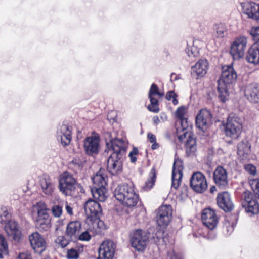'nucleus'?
I'll return each mask as SVG.
<instances>
[{"label":"nucleus","mask_w":259,"mask_h":259,"mask_svg":"<svg viewBox=\"0 0 259 259\" xmlns=\"http://www.w3.org/2000/svg\"><path fill=\"white\" fill-rule=\"evenodd\" d=\"M237 78V73L232 65L223 67L221 77L218 81L219 98L222 102H225L228 100V85L234 83Z\"/></svg>","instance_id":"1"},{"label":"nucleus","mask_w":259,"mask_h":259,"mask_svg":"<svg viewBox=\"0 0 259 259\" xmlns=\"http://www.w3.org/2000/svg\"><path fill=\"white\" fill-rule=\"evenodd\" d=\"M183 164L181 160L175 159L172 174V188L177 189L180 186L183 177Z\"/></svg>","instance_id":"13"},{"label":"nucleus","mask_w":259,"mask_h":259,"mask_svg":"<svg viewBox=\"0 0 259 259\" xmlns=\"http://www.w3.org/2000/svg\"><path fill=\"white\" fill-rule=\"evenodd\" d=\"M9 219V213L6 207L0 208V222L1 223H5Z\"/></svg>","instance_id":"46"},{"label":"nucleus","mask_w":259,"mask_h":259,"mask_svg":"<svg viewBox=\"0 0 259 259\" xmlns=\"http://www.w3.org/2000/svg\"><path fill=\"white\" fill-rule=\"evenodd\" d=\"M122 160L121 156L116 153H112L107 160L108 171L113 175H118L122 171Z\"/></svg>","instance_id":"12"},{"label":"nucleus","mask_w":259,"mask_h":259,"mask_svg":"<svg viewBox=\"0 0 259 259\" xmlns=\"http://www.w3.org/2000/svg\"><path fill=\"white\" fill-rule=\"evenodd\" d=\"M99 218H95L94 219H87L86 224L87 225H90L94 227V231H95V227H98L100 229L104 228V223L103 221L98 220Z\"/></svg>","instance_id":"43"},{"label":"nucleus","mask_w":259,"mask_h":259,"mask_svg":"<svg viewBox=\"0 0 259 259\" xmlns=\"http://www.w3.org/2000/svg\"><path fill=\"white\" fill-rule=\"evenodd\" d=\"M116 244L110 239H107L102 242L98 248V259H113Z\"/></svg>","instance_id":"7"},{"label":"nucleus","mask_w":259,"mask_h":259,"mask_svg":"<svg viewBox=\"0 0 259 259\" xmlns=\"http://www.w3.org/2000/svg\"><path fill=\"white\" fill-rule=\"evenodd\" d=\"M32 217L35 227L40 231H46L51 227V219L47 212L46 204L39 202L33 206Z\"/></svg>","instance_id":"2"},{"label":"nucleus","mask_w":259,"mask_h":259,"mask_svg":"<svg viewBox=\"0 0 259 259\" xmlns=\"http://www.w3.org/2000/svg\"><path fill=\"white\" fill-rule=\"evenodd\" d=\"M152 120L153 123L156 125H157L160 122V120L157 116H154L152 118Z\"/></svg>","instance_id":"56"},{"label":"nucleus","mask_w":259,"mask_h":259,"mask_svg":"<svg viewBox=\"0 0 259 259\" xmlns=\"http://www.w3.org/2000/svg\"><path fill=\"white\" fill-rule=\"evenodd\" d=\"M250 34L255 40H259V26L252 27L250 30Z\"/></svg>","instance_id":"50"},{"label":"nucleus","mask_w":259,"mask_h":259,"mask_svg":"<svg viewBox=\"0 0 259 259\" xmlns=\"http://www.w3.org/2000/svg\"><path fill=\"white\" fill-rule=\"evenodd\" d=\"M107 177L100 170L93 178L92 181L94 183L93 187L105 188L107 185Z\"/></svg>","instance_id":"32"},{"label":"nucleus","mask_w":259,"mask_h":259,"mask_svg":"<svg viewBox=\"0 0 259 259\" xmlns=\"http://www.w3.org/2000/svg\"><path fill=\"white\" fill-rule=\"evenodd\" d=\"M249 184L252 190L259 198V178L250 180Z\"/></svg>","instance_id":"45"},{"label":"nucleus","mask_w":259,"mask_h":259,"mask_svg":"<svg viewBox=\"0 0 259 259\" xmlns=\"http://www.w3.org/2000/svg\"><path fill=\"white\" fill-rule=\"evenodd\" d=\"M213 179L216 185L222 189L228 186V175L226 170L221 166L217 167L213 172Z\"/></svg>","instance_id":"18"},{"label":"nucleus","mask_w":259,"mask_h":259,"mask_svg":"<svg viewBox=\"0 0 259 259\" xmlns=\"http://www.w3.org/2000/svg\"><path fill=\"white\" fill-rule=\"evenodd\" d=\"M245 170L252 176L256 174V167L252 164H247L244 166Z\"/></svg>","instance_id":"49"},{"label":"nucleus","mask_w":259,"mask_h":259,"mask_svg":"<svg viewBox=\"0 0 259 259\" xmlns=\"http://www.w3.org/2000/svg\"><path fill=\"white\" fill-rule=\"evenodd\" d=\"M178 122L180 123L181 125V128H178L177 129V133L178 135L179 134V132L181 130H182L184 134L186 132H188L189 134H191V133L190 132V130L191 129V123L189 122L187 120V119L186 118H183L179 120V121H177Z\"/></svg>","instance_id":"40"},{"label":"nucleus","mask_w":259,"mask_h":259,"mask_svg":"<svg viewBox=\"0 0 259 259\" xmlns=\"http://www.w3.org/2000/svg\"><path fill=\"white\" fill-rule=\"evenodd\" d=\"M242 128V122L240 118L232 115L228 117L225 128L227 136L236 139L241 133Z\"/></svg>","instance_id":"3"},{"label":"nucleus","mask_w":259,"mask_h":259,"mask_svg":"<svg viewBox=\"0 0 259 259\" xmlns=\"http://www.w3.org/2000/svg\"><path fill=\"white\" fill-rule=\"evenodd\" d=\"M233 230V227H229V229H228V231H230V232H232Z\"/></svg>","instance_id":"62"},{"label":"nucleus","mask_w":259,"mask_h":259,"mask_svg":"<svg viewBox=\"0 0 259 259\" xmlns=\"http://www.w3.org/2000/svg\"><path fill=\"white\" fill-rule=\"evenodd\" d=\"M199 43V40H195L193 41L192 47H189L187 48V53L189 57H196L199 53V49L197 46L198 44Z\"/></svg>","instance_id":"41"},{"label":"nucleus","mask_w":259,"mask_h":259,"mask_svg":"<svg viewBox=\"0 0 259 259\" xmlns=\"http://www.w3.org/2000/svg\"><path fill=\"white\" fill-rule=\"evenodd\" d=\"M186 108L184 106L179 107L176 112V116L179 118V120L185 118L184 115L186 113Z\"/></svg>","instance_id":"51"},{"label":"nucleus","mask_w":259,"mask_h":259,"mask_svg":"<svg viewBox=\"0 0 259 259\" xmlns=\"http://www.w3.org/2000/svg\"><path fill=\"white\" fill-rule=\"evenodd\" d=\"M95 232H97V231H94V227L88 225L87 230L78 236V239L83 241H89L91 239L92 235Z\"/></svg>","instance_id":"36"},{"label":"nucleus","mask_w":259,"mask_h":259,"mask_svg":"<svg viewBox=\"0 0 259 259\" xmlns=\"http://www.w3.org/2000/svg\"><path fill=\"white\" fill-rule=\"evenodd\" d=\"M139 199V195L135 192L134 187L129 192L128 195L126 197L125 200L123 201L122 204L128 208H133L137 205Z\"/></svg>","instance_id":"30"},{"label":"nucleus","mask_w":259,"mask_h":259,"mask_svg":"<svg viewBox=\"0 0 259 259\" xmlns=\"http://www.w3.org/2000/svg\"><path fill=\"white\" fill-rule=\"evenodd\" d=\"M155 96H158L160 97L164 96L163 92H160L159 91L158 87L155 84H152L150 87V89L148 93V97L150 99H156L155 98Z\"/></svg>","instance_id":"42"},{"label":"nucleus","mask_w":259,"mask_h":259,"mask_svg":"<svg viewBox=\"0 0 259 259\" xmlns=\"http://www.w3.org/2000/svg\"><path fill=\"white\" fill-rule=\"evenodd\" d=\"M82 246H77L69 249L67 251V257L68 259H77L79 254L83 252Z\"/></svg>","instance_id":"38"},{"label":"nucleus","mask_w":259,"mask_h":259,"mask_svg":"<svg viewBox=\"0 0 259 259\" xmlns=\"http://www.w3.org/2000/svg\"><path fill=\"white\" fill-rule=\"evenodd\" d=\"M160 118L163 122H164L167 120V116L164 113H161L160 114Z\"/></svg>","instance_id":"57"},{"label":"nucleus","mask_w":259,"mask_h":259,"mask_svg":"<svg viewBox=\"0 0 259 259\" xmlns=\"http://www.w3.org/2000/svg\"><path fill=\"white\" fill-rule=\"evenodd\" d=\"M57 138L64 146L70 144L71 140L70 127L67 125H62L57 131Z\"/></svg>","instance_id":"25"},{"label":"nucleus","mask_w":259,"mask_h":259,"mask_svg":"<svg viewBox=\"0 0 259 259\" xmlns=\"http://www.w3.org/2000/svg\"><path fill=\"white\" fill-rule=\"evenodd\" d=\"M203 224L210 229H213L218 224V217L214 211L210 208L204 209L202 214Z\"/></svg>","instance_id":"20"},{"label":"nucleus","mask_w":259,"mask_h":259,"mask_svg":"<svg viewBox=\"0 0 259 259\" xmlns=\"http://www.w3.org/2000/svg\"><path fill=\"white\" fill-rule=\"evenodd\" d=\"M29 239L31 246L35 252L41 254L46 250V241L38 233H32L29 236Z\"/></svg>","instance_id":"15"},{"label":"nucleus","mask_w":259,"mask_h":259,"mask_svg":"<svg viewBox=\"0 0 259 259\" xmlns=\"http://www.w3.org/2000/svg\"><path fill=\"white\" fill-rule=\"evenodd\" d=\"M241 204L247 212L257 214L259 212V205L256 199L253 198L252 194L249 191L242 193Z\"/></svg>","instance_id":"8"},{"label":"nucleus","mask_w":259,"mask_h":259,"mask_svg":"<svg viewBox=\"0 0 259 259\" xmlns=\"http://www.w3.org/2000/svg\"><path fill=\"white\" fill-rule=\"evenodd\" d=\"M80 229L81 224L79 222H70L67 226L66 234L71 239H76L78 236Z\"/></svg>","instance_id":"29"},{"label":"nucleus","mask_w":259,"mask_h":259,"mask_svg":"<svg viewBox=\"0 0 259 259\" xmlns=\"http://www.w3.org/2000/svg\"><path fill=\"white\" fill-rule=\"evenodd\" d=\"M8 245L3 235L0 234V258H2L8 254Z\"/></svg>","instance_id":"39"},{"label":"nucleus","mask_w":259,"mask_h":259,"mask_svg":"<svg viewBox=\"0 0 259 259\" xmlns=\"http://www.w3.org/2000/svg\"><path fill=\"white\" fill-rule=\"evenodd\" d=\"M177 97V95L172 91H169L166 95V99L168 100L172 99V103L175 105L178 104V100L176 99Z\"/></svg>","instance_id":"47"},{"label":"nucleus","mask_w":259,"mask_h":259,"mask_svg":"<svg viewBox=\"0 0 259 259\" xmlns=\"http://www.w3.org/2000/svg\"><path fill=\"white\" fill-rule=\"evenodd\" d=\"M107 145L109 150L113 151L112 153H116L119 156H121V152H125L127 147L126 142L120 139L111 140Z\"/></svg>","instance_id":"23"},{"label":"nucleus","mask_w":259,"mask_h":259,"mask_svg":"<svg viewBox=\"0 0 259 259\" xmlns=\"http://www.w3.org/2000/svg\"><path fill=\"white\" fill-rule=\"evenodd\" d=\"M133 187L134 185L132 184H124L118 186L114 191L115 197L122 203Z\"/></svg>","instance_id":"26"},{"label":"nucleus","mask_w":259,"mask_h":259,"mask_svg":"<svg viewBox=\"0 0 259 259\" xmlns=\"http://www.w3.org/2000/svg\"><path fill=\"white\" fill-rule=\"evenodd\" d=\"M84 210L87 219L99 218L101 214L102 209L100 205L96 201L89 199L84 205Z\"/></svg>","instance_id":"16"},{"label":"nucleus","mask_w":259,"mask_h":259,"mask_svg":"<svg viewBox=\"0 0 259 259\" xmlns=\"http://www.w3.org/2000/svg\"><path fill=\"white\" fill-rule=\"evenodd\" d=\"M244 93L249 102L259 107V83H252L246 85Z\"/></svg>","instance_id":"11"},{"label":"nucleus","mask_w":259,"mask_h":259,"mask_svg":"<svg viewBox=\"0 0 259 259\" xmlns=\"http://www.w3.org/2000/svg\"><path fill=\"white\" fill-rule=\"evenodd\" d=\"M211 118V114L209 110L202 109L199 111L196 117V125L200 130L204 131L210 124Z\"/></svg>","instance_id":"14"},{"label":"nucleus","mask_w":259,"mask_h":259,"mask_svg":"<svg viewBox=\"0 0 259 259\" xmlns=\"http://www.w3.org/2000/svg\"><path fill=\"white\" fill-rule=\"evenodd\" d=\"M130 241L133 248L138 251H143L148 242V237L144 231L138 229L131 233Z\"/></svg>","instance_id":"6"},{"label":"nucleus","mask_w":259,"mask_h":259,"mask_svg":"<svg viewBox=\"0 0 259 259\" xmlns=\"http://www.w3.org/2000/svg\"><path fill=\"white\" fill-rule=\"evenodd\" d=\"M65 209L69 215L73 214L72 208L67 202L65 204Z\"/></svg>","instance_id":"54"},{"label":"nucleus","mask_w":259,"mask_h":259,"mask_svg":"<svg viewBox=\"0 0 259 259\" xmlns=\"http://www.w3.org/2000/svg\"><path fill=\"white\" fill-rule=\"evenodd\" d=\"M19 259H31V254L28 252H23L19 254Z\"/></svg>","instance_id":"53"},{"label":"nucleus","mask_w":259,"mask_h":259,"mask_svg":"<svg viewBox=\"0 0 259 259\" xmlns=\"http://www.w3.org/2000/svg\"><path fill=\"white\" fill-rule=\"evenodd\" d=\"M99 138L97 136H91L85 138L84 141V148L88 155L97 154L99 150Z\"/></svg>","instance_id":"19"},{"label":"nucleus","mask_w":259,"mask_h":259,"mask_svg":"<svg viewBox=\"0 0 259 259\" xmlns=\"http://www.w3.org/2000/svg\"><path fill=\"white\" fill-rule=\"evenodd\" d=\"M208 63L206 60H199L192 67V74L197 79L204 76L207 71Z\"/></svg>","instance_id":"24"},{"label":"nucleus","mask_w":259,"mask_h":259,"mask_svg":"<svg viewBox=\"0 0 259 259\" xmlns=\"http://www.w3.org/2000/svg\"><path fill=\"white\" fill-rule=\"evenodd\" d=\"M156 174L155 169L153 167L150 172L149 173V179L147 180V181L145 183V185L143 187V189L144 191H147L150 190L154 184L155 183Z\"/></svg>","instance_id":"37"},{"label":"nucleus","mask_w":259,"mask_h":259,"mask_svg":"<svg viewBox=\"0 0 259 259\" xmlns=\"http://www.w3.org/2000/svg\"><path fill=\"white\" fill-rule=\"evenodd\" d=\"M175 75H175V74H171V76H170V77H171V79H171V80H172V77H173V76H175Z\"/></svg>","instance_id":"63"},{"label":"nucleus","mask_w":259,"mask_h":259,"mask_svg":"<svg viewBox=\"0 0 259 259\" xmlns=\"http://www.w3.org/2000/svg\"><path fill=\"white\" fill-rule=\"evenodd\" d=\"M190 186L193 190L199 193L204 192L207 188L205 176L200 172H194L190 179Z\"/></svg>","instance_id":"9"},{"label":"nucleus","mask_w":259,"mask_h":259,"mask_svg":"<svg viewBox=\"0 0 259 259\" xmlns=\"http://www.w3.org/2000/svg\"><path fill=\"white\" fill-rule=\"evenodd\" d=\"M56 242L59 244L62 248H64L69 244V241L64 236H59L56 239Z\"/></svg>","instance_id":"52"},{"label":"nucleus","mask_w":259,"mask_h":259,"mask_svg":"<svg viewBox=\"0 0 259 259\" xmlns=\"http://www.w3.org/2000/svg\"><path fill=\"white\" fill-rule=\"evenodd\" d=\"M251 152V145L247 140H242L238 144L237 154L241 161L249 160Z\"/></svg>","instance_id":"21"},{"label":"nucleus","mask_w":259,"mask_h":259,"mask_svg":"<svg viewBox=\"0 0 259 259\" xmlns=\"http://www.w3.org/2000/svg\"><path fill=\"white\" fill-rule=\"evenodd\" d=\"M53 215L56 218H59L62 214V208L59 205H54L52 207Z\"/></svg>","instance_id":"48"},{"label":"nucleus","mask_w":259,"mask_h":259,"mask_svg":"<svg viewBox=\"0 0 259 259\" xmlns=\"http://www.w3.org/2000/svg\"><path fill=\"white\" fill-rule=\"evenodd\" d=\"M217 203L218 206L225 211H230L233 208L230 195L228 192H223L218 195Z\"/></svg>","instance_id":"22"},{"label":"nucleus","mask_w":259,"mask_h":259,"mask_svg":"<svg viewBox=\"0 0 259 259\" xmlns=\"http://www.w3.org/2000/svg\"><path fill=\"white\" fill-rule=\"evenodd\" d=\"M5 230L8 236H12L14 240L19 241L21 238V233L15 221H9L5 227Z\"/></svg>","instance_id":"27"},{"label":"nucleus","mask_w":259,"mask_h":259,"mask_svg":"<svg viewBox=\"0 0 259 259\" xmlns=\"http://www.w3.org/2000/svg\"><path fill=\"white\" fill-rule=\"evenodd\" d=\"M210 191L211 193H213L214 191H216V188L215 186H212L210 189Z\"/></svg>","instance_id":"61"},{"label":"nucleus","mask_w":259,"mask_h":259,"mask_svg":"<svg viewBox=\"0 0 259 259\" xmlns=\"http://www.w3.org/2000/svg\"><path fill=\"white\" fill-rule=\"evenodd\" d=\"M106 188L93 187L91 192L95 199L104 202L107 198Z\"/></svg>","instance_id":"33"},{"label":"nucleus","mask_w":259,"mask_h":259,"mask_svg":"<svg viewBox=\"0 0 259 259\" xmlns=\"http://www.w3.org/2000/svg\"><path fill=\"white\" fill-rule=\"evenodd\" d=\"M241 11L249 18L259 21V3L244 2L241 4Z\"/></svg>","instance_id":"17"},{"label":"nucleus","mask_w":259,"mask_h":259,"mask_svg":"<svg viewBox=\"0 0 259 259\" xmlns=\"http://www.w3.org/2000/svg\"><path fill=\"white\" fill-rule=\"evenodd\" d=\"M172 208L170 205H165L160 206L157 211L156 221L158 226L166 227L170 222L172 218Z\"/></svg>","instance_id":"10"},{"label":"nucleus","mask_w":259,"mask_h":259,"mask_svg":"<svg viewBox=\"0 0 259 259\" xmlns=\"http://www.w3.org/2000/svg\"><path fill=\"white\" fill-rule=\"evenodd\" d=\"M215 36L219 39L225 37L228 35V28L227 26L222 23L217 24L215 26Z\"/></svg>","instance_id":"35"},{"label":"nucleus","mask_w":259,"mask_h":259,"mask_svg":"<svg viewBox=\"0 0 259 259\" xmlns=\"http://www.w3.org/2000/svg\"><path fill=\"white\" fill-rule=\"evenodd\" d=\"M138 150L137 148H134L133 150L130 152L129 153L130 155H136V154L138 153Z\"/></svg>","instance_id":"60"},{"label":"nucleus","mask_w":259,"mask_h":259,"mask_svg":"<svg viewBox=\"0 0 259 259\" xmlns=\"http://www.w3.org/2000/svg\"><path fill=\"white\" fill-rule=\"evenodd\" d=\"M129 156L131 158V161L132 162L134 163L136 161L137 158L136 157V155H130L129 154Z\"/></svg>","instance_id":"58"},{"label":"nucleus","mask_w":259,"mask_h":259,"mask_svg":"<svg viewBox=\"0 0 259 259\" xmlns=\"http://www.w3.org/2000/svg\"><path fill=\"white\" fill-rule=\"evenodd\" d=\"M147 137L151 143L155 142V141H156L155 136L151 133H148Z\"/></svg>","instance_id":"55"},{"label":"nucleus","mask_w":259,"mask_h":259,"mask_svg":"<svg viewBox=\"0 0 259 259\" xmlns=\"http://www.w3.org/2000/svg\"><path fill=\"white\" fill-rule=\"evenodd\" d=\"M43 259H51V258L50 257L47 256V257H45Z\"/></svg>","instance_id":"64"},{"label":"nucleus","mask_w":259,"mask_h":259,"mask_svg":"<svg viewBox=\"0 0 259 259\" xmlns=\"http://www.w3.org/2000/svg\"><path fill=\"white\" fill-rule=\"evenodd\" d=\"M188 137L186 142V151L189 154H192L195 153L197 150L196 142L195 138L192 135L189 134L188 132H186L182 135H178V139L183 140L184 138Z\"/></svg>","instance_id":"28"},{"label":"nucleus","mask_w":259,"mask_h":259,"mask_svg":"<svg viewBox=\"0 0 259 259\" xmlns=\"http://www.w3.org/2000/svg\"><path fill=\"white\" fill-rule=\"evenodd\" d=\"M152 143L153 144L151 146V148L152 149H156L159 147L158 144L156 142V141H155V142Z\"/></svg>","instance_id":"59"},{"label":"nucleus","mask_w":259,"mask_h":259,"mask_svg":"<svg viewBox=\"0 0 259 259\" xmlns=\"http://www.w3.org/2000/svg\"><path fill=\"white\" fill-rule=\"evenodd\" d=\"M43 192L47 195H51L53 191L54 185L48 176H44L40 181Z\"/></svg>","instance_id":"34"},{"label":"nucleus","mask_w":259,"mask_h":259,"mask_svg":"<svg viewBox=\"0 0 259 259\" xmlns=\"http://www.w3.org/2000/svg\"><path fill=\"white\" fill-rule=\"evenodd\" d=\"M76 182L72 175L67 172L60 176L59 189L65 195H72L75 191Z\"/></svg>","instance_id":"5"},{"label":"nucleus","mask_w":259,"mask_h":259,"mask_svg":"<svg viewBox=\"0 0 259 259\" xmlns=\"http://www.w3.org/2000/svg\"><path fill=\"white\" fill-rule=\"evenodd\" d=\"M246 60L248 62L252 64L259 63V43L253 45L249 49Z\"/></svg>","instance_id":"31"},{"label":"nucleus","mask_w":259,"mask_h":259,"mask_svg":"<svg viewBox=\"0 0 259 259\" xmlns=\"http://www.w3.org/2000/svg\"><path fill=\"white\" fill-rule=\"evenodd\" d=\"M247 45V38L243 35L236 37L231 45L230 54L233 59L238 60L244 56Z\"/></svg>","instance_id":"4"},{"label":"nucleus","mask_w":259,"mask_h":259,"mask_svg":"<svg viewBox=\"0 0 259 259\" xmlns=\"http://www.w3.org/2000/svg\"><path fill=\"white\" fill-rule=\"evenodd\" d=\"M150 100V104L148 105V109L149 111L154 113H157L159 111L158 107V101L157 99H151Z\"/></svg>","instance_id":"44"}]
</instances>
